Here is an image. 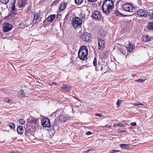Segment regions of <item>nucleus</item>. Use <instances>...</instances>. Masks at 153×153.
Here are the masks:
<instances>
[{"instance_id": "1", "label": "nucleus", "mask_w": 153, "mask_h": 153, "mask_svg": "<svg viewBox=\"0 0 153 153\" xmlns=\"http://www.w3.org/2000/svg\"><path fill=\"white\" fill-rule=\"evenodd\" d=\"M114 3L112 0H106L103 3L102 8L103 12L111 15L113 14L112 10L114 7Z\"/></svg>"}, {"instance_id": "2", "label": "nucleus", "mask_w": 153, "mask_h": 153, "mask_svg": "<svg viewBox=\"0 0 153 153\" xmlns=\"http://www.w3.org/2000/svg\"><path fill=\"white\" fill-rule=\"evenodd\" d=\"M88 54L87 48L85 45H82L79 49L78 53V56L79 59L84 61L87 58Z\"/></svg>"}, {"instance_id": "3", "label": "nucleus", "mask_w": 153, "mask_h": 153, "mask_svg": "<svg viewBox=\"0 0 153 153\" xmlns=\"http://www.w3.org/2000/svg\"><path fill=\"white\" fill-rule=\"evenodd\" d=\"M136 7L132 3H128L124 4L123 8L125 11L128 12H134L136 10Z\"/></svg>"}, {"instance_id": "4", "label": "nucleus", "mask_w": 153, "mask_h": 153, "mask_svg": "<svg viewBox=\"0 0 153 153\" xmlns=\"http://www.w3.org/2000/svg\"><path fill=\"white\" fill-rule=\"evenodd\" d=\"M42 125L43 127H49L50 130H53V126H51L50 120L47 118H45L43 119L42 123Z\"/></svg>"}, {"instance_id": "5", "label": "nucleus", "mask_w": 153, "mask_h": 153, "mask_svg": "<svg viewBox=\"0 0 153 153\" xmlns=\"http://www.w3.org/2000/svg\"><path fill=\"white\" fill-rule=\"evenodd\" d=\"M82 23V20L81 19L78 17H75L73 19L72 21V24L73 26L75 28L80 25Z\"/></svg>"}, {"instance_id": "6", "label": "nucleus", "mask_w": 153, "mask_h": 153, "mask_svg": "<svg viewBox=\"0 0 153 153\" xmlns=\"http://www.w3.org/2000/svg\"><path fill=\"white\" fill-rule=\"evenodd\" d=\"M16 0H13V2L10 4V7H11V13H10L9 15L6 16L5 18H7L9 16L12 17L14 13V12H16V9L15 6V3ZM16 13V12H15Z\"/></svg>"}, {"instance_id": "7", "label": "nucleus", "mask_w": 153, "mask_h": 153, "mask_svg": "<svg viewBox=\"0 0 153 153\" xmlns=\"http://www.w3.org/2000/svg\"><path fill=\"white\" fill-rule=\"evenodd\" d=\"M149 12L143 9H141L137 11V14L138 16H140L144 17H149Z\"/></svg>"}, {"instance_id": "8", "label": "nucleus", "mask_w": 153, "mask_h": 153, "mask_svg": "<svg viewBox=\"0 0 153 153\" xmlns=\"http://www.w3.org/2000/svg\"><path fill=\"white\" fill-rule=\"evenodd\" d=\"M41 17H40L39 13H34L33 22L34 24L39 23L41 20Z\"/></svg>"}, {"instance_id": "9", "label": "nucleus", "mask_w": 153, "mask_h": 153, "mask_svg": "<svg viewBox=\"0 0 153 153\" xmlns=\"http://www.w3.org/2000/svg\"><path fill=\"white\" fill-rule=\"evenodd\" d=\"M97 39L98 41L99 49H103L105 47L104 41L99 37H97Z\"/></svg>"}, {"instance_id": "10", "label": "nucleus", "mask_w": 153, "mask_h": 153, "mask_svg": "<svg viewBox=\"0 0 153 153\" xmlns=\"http://www.w3.org/2000/svg\"><path fill=\"white\" fill-rule=\"evenodd\" d=\"M82 39H85V41L87 42H90L91 41L92 36L90 33L88 34L86 33H85L82 36Z\"/></svg>"}, {"instance_id": "11", "label": "nucleus", "mask_w": 153, "mask_h": 153, "mask_svg": "<svg viewBox=\"0 0 153 153\" xmlns=\"http://www.w3.org/2000/svg\"><path fill=\"white\" fill-rule=\"evenodd\" d=\"M12 26L11 24L8 23H5L4 26L3 30L4 32H7L12 29Z\"/></svg>"}, {"instance_id": "12", "label": "nucleus", "mask_w": 153, "mask_h": 153, "mask_svg": "<svg viewBox=\"0 0 153 153\" xmlns=\"http://www.w3.org/2000/svg\"><path fill=\"white\" fill-rule=\"evenodd\" d=\"M92 16L95 19L98 20L100 19L101 16L100 12L94 10L92 14Z\"/></svg>"}, {"instance_id": "13", "label": "nucleus", "mask_w": 153, "mask_h": 153, "mask_svg": "<svg viewBox=\"0 0 153 153\" xmlns=\"http://www.w3.org/2000/svg\"><path fill=\"white\" fill-rule=\"evenodd\" d=\"M59 120L61 122H63L66 121L70 119V117L67 115H64L60 116L59 117Z\"/></svg>"}, {"instance_id": "14", "label": "nucleus", "mask_w": 153, "mask_h": 153, "mask_svg": "<svg viewBox=\"0 0 153 153\" xmlns=\"http://www.w3.org/2000/svg\"><path fill=\"white\" fill-rule=\"evenodd\" d=\"M27 0H20L19 1L18 5L19 7L21 8L25 7L27 4Z\"/></svg>"}, {"instance_id": "15", "label": "nucleus", "mask_w": 153, "mask_h": 153, "mask_svg": "<svg viewBox=\"0 0 153 153\" xmlns=\"http://www.w3.org/2000/svg\"><path fill=\"white\" fill-rule=\"evenodd\" d=\"M60 88L66 91L69 92L71 90L72 87L71 86H68L67 85L63 84L62 86L60 87Z\"/></svg>"}, {"instance_id": "16", "label": "nucleus", "mask_w": 153, "mask_h": 153, "mask_svg": "<svg viewBox=\"0 0 153 153\" xmlns=\"http://www.w3.org/2000/svg\"><path fill=\"white\" fill-rule=\"evenodd\" d=\"M66 4L67 3L65 2H64L61 3L59 7V11H61L63 10L66 7Z\"/></svg>"}, {"instance_id": "17", "label": "nucleus", "mask_w": 153, "mask_h": 153, "mask_svg": "<svg viewBox=\"0 0 153 153\" xmlns=\"http://www.w3.org/2000/svg\"><path fill=\"white\" fill-rule=\"evenodd\" d=\"M98 34L100 37L103 38L106 36L107 33L102 30H100L98 31Z\"/></svg>"}, {"instance_id": "18", "label": "nucleus", "mask_w": 153, "mask_h": 153, "mask_svg": "<svg viewBox=\"0 0 153 153\" xmlns=\"http://www.w3.org/2000/svg\"><path fill=\"white\" fill-rule=\"evenodd\" d=\"M151 38V37L147 34L144 35L143 36V40L145 42H149Z\"/></svg>"}, {"instance_id": "19", "label": "nucleus", "mask_w": 153, "mask_h": 153, "mask_svg": "<svg viewBox=\"0 0 153 153\" xmlns=\"http://www.w3.org/2000/svg\"><path fill=\"white\" fill-rule=\"evenodd\" d=\"M17 96L18 97H25V94L23 90L19 91L17 93Z\"/></svg>"}, {"instance_id": "20", "label": "nucleus", "mask_w": 153, "mask_h": 153, "mask_svg": "<svg viewBox=\"0 0 153 153\" xmlns=\"http://www.w3.org/2000/svg\"><path fill=\"white\" fill-rule=\"evenodd\" d=\"M17 132L19 134L22 135L24 133V129L22 126H19L17 128Z\"/></svg>"}, {"instance_id": "21", "label": "nucleus", "mask_w": 153, "mask_h": 153, "mask_svg": "<svg viewBox=\"0 0 153 153\" xmlns=\"http://www.w3.org/2000/svg\"><path fill=\"white\" fill-rule=\"evenodd\" d=\"M55 15H51L47 18V20L48 22H51L55 19Z\"/></svg>"}, {"instance_id": "22", "label": "nucleus", "mask_w": 153, "mask_h": 153, "mask_svg": "<svg viewBox=\"0 0 153 153\" xmlns=\"http://www.w3.org/2000/svg\"><path fill=\"white\" fill-rule=\"evenodd\" d=\"M146 27L149 30H153V22H149L147 25Z\"/></svg>"}, {"instance_id": "23", "label": "nucleus", "mask_w": 153, "mask_h": 153, "mask_svg": "<svg viewBox=\"0 0 153 153\" xmlns=\"http://www.w3.org/2000/svg\"><path fill=\"white\" fill-rule=\"evenodd\" d=\"M120 147L123 149H127L129 147V144H122L120 145Z\"/></svg>"}, {"instance_id": "24", "label": "nucleus", "mask_w": 153, "mask_h": 153, "mask_svg": "<svg viewBox=\"0 0 153 153\" xmlns=\"http://www.w3.org/2000/svg\"><path fill=\"white\" fill-rule=\"evenodd\" d=\"M30 123L34 124H37L38 123V121L35 118H32L30 120Z\"/></svg>"}, {"instance_id": "25", "label": "nucleus", "mask_w": 153, "mask_h": 153, "mask_svg": "<svg viewBox=\"0 0 153 153\" xmlns=\"http://www.w3.org/2000/svg\"><path fill=\"white\" fill-rule=\"evenodd\" d=\"M126 125H127V124L126 123H117V124H115L114 125V126H119L120 127H123V126H125Z\"/></svg>"}, {"instance_id": "26", "label": "nucleus", "mask_w": 153, "mask_h": 153, "mask_svg": "<svg viewBox=\"0 0 153 153\" xmlns=\"http://www.w3.org/2000/svg\"><path fill=\"white\" fill-rule=\"evenodd\" d=\"M75 3L78 5L81 4L83 2V0H74Z\"/></svg>"}, {"instance_id": "27", "label": "nucleus", "mask_w": 153, "mask_h": 153, "mask_svg": "<svg viewBox=\"0 0 153 153\" xmlns=\"http://www.w3.org/2000/svg\"><path fill=\"white\" fill-rule=\"evenodd\" d=\"M133 49V47L132 45L130 43H129V45L128 48V50L129 52H131Z\"/></svg>"}, {"instance_id": "28", "label": "nucleus", "mask_w": 153, "mask_h": 153, "mask_svg": "<svg viewBox=\"0 0 153 153\" xmlns=\"http://www.w3.org/2000/svg\"><path fill=\"white\" fill-rule=\"evenodd\" d=\"M19 123L22 124H24L25 123V120L23 119H21L19 120Z\"/></svg>"}, {"instance_id": "29", "label": "nucleus", "mask_w": 153, "mask_h": 153, "mask_svg": "<svg viewBox=\"0 0 153 153\" xmlns=\"http://www.w3.org/2000/svg\"><path fill=\"white\" fill-rule=\"evenodd\" d=\"M93 64L94 65L95 67H96L97 65V60L96 59V57H95V58H94V61L93 62Z\"/></svg>"}, {"instance_id": "30", "label": "nucleus", "mask_w": 153, "mask_h": 153, "mask_svg": "<svg viewBox=\"0 0 153 153\" xmlns=\"http://www.w3.org/2000/svg\"><path fill=\"white\" fill-rule=\"evenodd\" d=\"M145 79H144L140 78L139 79L135 80V81L136 82H138L140 83H141V82L144 81H145Z\"/></svg>"}, {"instance_id": "31", "label": "nucleus", "mask_w": 153, "mask_h": 153, "mask_svg": "<svg viewBox=\"0 0 153 153\" xmlns=\"http://www.w3.org/2000/svg\"><path fill=\"white\" fill-rule=\"evenodd\" d=\"M8 126L11 128H15L14 124L13 123H10L9 124Z\"/></svg>"}, {"instance_id": "32", "label": "nucleus", "mask_w": 153, "mask_h": 153, "mask_svg": "<svg viewBox=\"0 0 153 153\" xmlns=\"http://www.w3.org/2000/svg\"><path fill=\"white\" fill-rule=\"evenodd\" d=\"M0 2L4 4H6L8 2L9 0H0Z\"/></svg>"}, {"instance_id": "33", "label": "nucleus", "mask_w": 153, "mask_h": 153, "mask_svg": "<svg viewBox=\"0 0 153 153\" xmlns=\"http://www.w3.org/2000/svg\"><path fill=\"white\" fill-rule=\"evenodd\" d=\"M59 0H55L51 4L52 5H56L58 3Z\"/></svg>"}, {"instance_id": "34", "label": "nucleus", "mask_w": 153, "mask_h": 153, "mask_svg": "<svg viewBox=\"0 0 153 153\" xmlns=\"http://www.w3.org/2000/svg\"><path fill=\"white\" fill-rule=\"evenodd\" d=\"M114 14L116 16H119V15H120V14H121V13H120L118 11L116 10L115 12H114Z\"/></svg>"}, {"instance_id": "35", "label": "nucleus", "mask_w": 153, "mask_h": 153, "mask_svg": "<svg viewBox=\"0 0 153 153\" xmlns=\"http://www.w3.org/2000/svg\"><path fill=\"white\" fill-rule=\"evenodd\" d=\"M108 53L107 52H104L103 54V57L104 58H107L108 56Z\"/></svg>"}, {"instance_id": "36", "label": "nucleus", "mask_w": 153, "mask_h": 153, "mask_svg": "<svg viewBox=\"0 0 153 153\" xmlns=\"http://www.w3.org/2000/svg\"><path fill=\"white\" fill-rule=\"evenodd\" d=\"M57 126V122L56 120H55L54 123H53V125H51V126H53V130L54 129L55 126Z\"/></svg>"}, {"instance_id": "37", "label": "nucleus", "mask_w": 153, "mask_h": 153, "mask_svg": "<svg viewBox=\"0 0 153 153\" xmlns=\"http://www.w3.org/2000/svg\"><path fill=\"white\" fill-rule=\"evenodd\" d=\"M120 151L118 150H116L115 149H113L112 150H111V152H110V153H114L115 152H119Z\"/></svg>"}, {"instance_id": "38", "label": "nucleus", "mask_w": 153, "mask_h": 153, "mask_svg": "<svg viewBox=\"0 0 153 153\" xmlns=\"http://www.w3.org/2000/svg\"><path fill=\"white\" fill-rule=\"evenodd\" d=\"M61 18V15H57L56 18L57 20H60V19Z\"/></svg>"}, {"instance_id": "39", "label": "nucleus", "mask_w": 153, "mask_h": 153, "mask_svg": "<svg viewBox=\"0 0 153 153\" xmlns=\"http://www.w3.org/2000/svg\"><path fill=\"white\" fill-rule=\"evenodd\" d=\"M149 17H150V18L153 19V12L152 13H150L149 12Z\"/></svg>"}, {"instance_id": "40", "label": "nucleus", "mask_w": 153, "mask_h": 153, "mask_svg": "<svg viewBox=\"0 0 153 153\" xmlns=\"http://www.w3.org/2000/svg\"><path fill=\"white\" fill-rule=\"evenodd\" d=\"M121 100H118L117 102V106H119L120 105V104L121 102Z\"/></svg>"}, {"instance_id": "41", "label": "nucleus", "mask_w": 153, "mask_h": 153, "mask_svg": "<svg viewBox=\"0 0 153 153\" xmlns=\"http://www.w3.org/2000/svg\"><path fill=\"white\" fill-rule=\"evenodd\" d=\"M130 125L133 126H135L136 125V123L135 122L131 123Z\"/></svg>"}, {"instance_id": "42", "label": "nucleus", "mask_w": 153, "mask_h": 153, "mask_svg": "<svg viewBox=\"0 0 153 153\" xmlns=\"http://www.w3.org/2000/svg\"><path fill=\"white\" fill-rule=\"evenodd\" d=\"M4 101L7 102H9L10 100L8 98H5L4 99Z\"/></svg>"}, {"instance_id": "43", "label": "nucleus", "mask_w": 153, "mask_h": 153, "mask_svg": "<svg viewBox=\"0 0 153 153\" xmlns=\"http://www.w3.org/2000/svg\"><path fill=\"white\" fill-rule=\"evenodd\" d=\"M91 150V149H88V150L85 151H84L82 153H87L89 152Z\"/></svg>"}, {"instance_id": "44", "label": "nucleus", "mask_w": 153, "mask_h": 153, "mask_svg": "<svg viewBox=\"0 0 153 153\" xmlns=\"http://www.w3.org/2000/svg\"><path fill=\"white\" fill-rule=\"evenodd\" d=\"M89 2H96L97 0H87Z\"/></svg>"}, {"instance_id": "45", "label": "nucleus", "mask_w": 153, "mask_h": 153, "mask_svg": "<svg viewBox=\"0 0 153 153\" xmlns=\"http://www.w3.org/2000/svg\"><path fill=\"white\" fill-rule=\"evenodd\" d=\"M133 105L136 106H138V105H143V104H140V103H138V104H137L136 103H133Z\"/></svg>"}, {"instance_id": "46", "label": "nucleus", "mask_w": 153, "mask_h": 153, "mask_svg": "<svg viewBox=\"0 0 153 153\" xmlns=\"http://www.w3.org/2000/svg\"><path fill=\"white\" fill-rule=\"evenodd\" d=\"M91 134H92L91 132L90 131H88V132H87L86 133V135H90Z\"/></svg>"}, {"instance_id": "47", "label": "nucleus", "mask_w": 153, "mask_h": 153, "mask_svg": "<svg viewBox=\"0 0 153 153\" xmlns=\"http://www.w3.org/2000/svg\"><path fill=\"white\" fill-rule=\"evenodd\" d=\"M81 14L82 18H84L85 17V16L84 14L81 13Z\"/></svg>"}, {"instance_id": "48", "label": "nucleus", "mask_w": 153, "mask_h": 153, "mask_svg": "<svg viewBox=\"0 0 153 153\" xmlns=\"http://www.w3.org/2000/svg\"><path fill=\"white\" fill-rule=\"evenodd\" d=\"M95 115L96 116H99V117H102V115L101 114H95Z\"/></svg>"}, {"instance_id": "49", "label": "nucleus", "mask_w": 153, "mask_h": 153, "mask_svg": "<svg viewBox=\"0 0 153 153\" xmlns=\"http://www.w3.org/2000/svg\"><path fill=\"white\" fill-rule=\"evenodd\" d=\"M111 126L110 125H105L103 126V128H110L111 127Z\"/></svg>"}, {"instance_id": "50", "label": "nucleus", "mask_w": 153, "mask_h": 153, "mask_svg": "<svg viewBox=\"0 0 153 153\" xmlns=\"http://www.w3.org/2000/svg\"><path fill=\"white\" fill-rule=\"evenodd\" d=\"M9 153H20V152H18L17 151H12L11 152H10Z\"/></svg>"}, {"instance_id": "51", "label": "nucleus", "mask_w": 153, "mask_h": 153, "mask_svg": "<svg viewBox=\"0 0 153 153\" xmlns=\"http://www.w3.org/2000/svg\"><path fill=\"white\" fill-rule=\"evenodd\" d=\"M29 131V130H28V129H26V130L25 131V134H26Z\"/></svg>"}, {"instance_id": "52", "label": "nucleus", "mask_w": 153, "mask_h": 153, "mask_svg": "<svg viewBox=\"0 0 153 153\" xmlns=\"http://www.w3.org/2000/svg\"><path fill=\"white\" fill-rule=\"evenodd\" d=\"M138 3L140 5H141L142 4V2L141 1L139 0L138 1Z\"/></svg>"}, {"instance_id": "53", "label": "nucleus", "mask_w": 153, "mask_h": 153, "mask_svg": "<svg viewBox=\"0 0 153 153\" xmlns=\"http://www.w3.org/2000/svg\"><path fill=\"white\" fill-rule=\"evenodd\" d=\"M120 15H121L123 17L127 16V15H124L123 14H122L121 13V14H120Z\"/></svg>"}, {"instance_id": "54", "label": "nucleus", "mask_w": 153, "mask_h": 153, "mask_svg": "<svg viewBox=\"0 0 153 153\" xmlns=\"http://www.w3.org/2000/svg\"><path fill=\"white\" fill-rule=\"evenodd\" d=\"M120 132H126V131L125 130H121L120 131Z\"/></svg>"}, {"instance_id": "55", "label": "nucleus", "mask_w": 153, "mask_h": 153, "mask_svg": "<svg viewBox=\"0 0 153 153\" xmlns=\"http://www.w3.org/2000/svg\"><path fill=\"white\" fill-rule=\"evenodd\" d=\"M52 84H55V85H56L57 83H56V82H53V83H52Z\"/></svg>"}, {"instance_id": "56", "label": "nucleus", "mask_w": 153, "mask_h": 153, "mask_svg": "<svg viewBox=\"0 0 153 153\" xmlns=\"http://www.w3.org/2000/svg\"><path fill=\"white\" fill-rule=\"evenodd\" d=\"M1 123V122L0 121V124Z\"/></svg>"}, {"instance_id": "57", "label": "nucleus", "mask_w": 153, "mask_h": 153, "mask_svg": "<svg viewBox=\"0 0 153 153\" xmlns=\"http://www.w3.org/2000/svg\"><path fill=\"white\" fill-rule=\"evenodd\" d=\"M102 67L101 68V69L102 70Z\"/></svg>"}, {"instance_id": "58", "label": "nucleus", "mask_w": 153, "mask_h": 153, "mask_svg": "<svg viewBox=\"0 0 153 153\" xmlns=\"http://www.w3.org/2000/svg\"><path fill=\"white\" fill-rule=\"evenodd\" d=\"M42 1H44V0H42Z\"/></svg>"}]
</instances>
